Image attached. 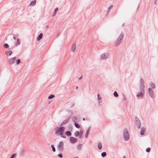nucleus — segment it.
Wrapping results in <instances>:
<instances>
[{
	"mask_svg": "<svg viewBox=\"0 0 158 158\" xmlns=\"http://www.w3.org/2000/svg\"><path fill=\"white\" fill-rule=\"evenodd\" d=\"M77 88H78V87H77H77H76V89H77Z\"/></svg>",
	"mask_w": 158,
	"mask_h": 158,
	"instance_id": "46",
	"label": "nucleus"
},
{
	"mask_svg": "<svg viewBox=\"0 0 158 158\" xmlns=\"http://www.w3.org/2000/svg\"><path fill=\"white\" fill-rule=\"evenodd\" d=\"M61 137L63 138H65L66 136L64 135H60Z\"/></svg>",
	"mask_w": 158,
	"mask_h": 158,
	"instance_id": "39",
	"label": "nucleus"
},
{
	"mask_svg": "<svg viewBox=\"0 0 158 158\" xmlns=\"http://www.w3.org/2000/svg\"><path fill=\"white\" fill-rule=\"evenodd\" d=\"M136 120V124L137 126V127L139 129L141 126V122L140 120L137 118H135Z\"/></svg>",
	"mask_w": 158,
	"mask_h": 158,
	"instance_id": "8",
	"label": "nucleus"
},
{
	"mask_svg": "<svg viewBox=\"0 0 158 158\" xmlns=\"http://www.w3.org/2000/svg\"><path fill=\"white\" fill-rule=\"evenodd\" d=\"M123 158H125V156H124L123 157Z\"/></svg>",
	"mask_w": 158,
	"mask_h": 158,
	"instance_id": "47",
	"label": "nucleus"
},
{
	"mask_svg": "<svg viewBox=\"0 0 158 158\" xmlns=\"http://www.w3.org/2000/svg\"><path fill=\"white\" fill-rule=\"evenodd\" d=\"M15 156V154H14L11 156L10 158H14V157Z\"/></svg>",
	"mask_w": 158,
	"mask_h": 158,
	"instance_id": "38",
	"label": "nucleus"
},
{
	"mask_svg": "<svg viewBox=\"0 0 158 158\" xmlns=\"http://www.w3.org/2000/svg\"><path fill=\"white\" fill-rule=\"evenodd\" d=\"M58 10V9L57 8H56L55 9L54 11V13H53V15H52V17L54 16L55 15V14L56 13V12Z\"/></svg>",
	"mask_w": 158,
	"mask_h": 158,
	"instance_id": "26",
	"label": "nucleus"
},
{
	"mask_svg": "<svg viewBox=\"0 0 158 158\" xmlns=\"http://www.w3.org/2000/svg\"><path fill=\"white\" fill-rule=\"evenodd\" d=\"M110 56L109 53L105 52L102 54L100 56V58L101 60H104L107 59L109 58Z\"/></svg>",
	"mask_w": 158,
	"mask_h": 158,
	"instance_id": "5",
	"label": "nucleus"
},
{
	"mask_svg": "<svg viewBox=\"0 0 158 158\" xmlns=\"http://www.w3.org/2000/svg\"><path fill=\"white\" fill-rule=\"evenodd\" d=\"M65 134L66 135L68 136H70L71 135V133L69 131H66L65 133Z\"/></svg>",
	"mask_w": 158,
	"mask_h": 158,
	"instance_id": "18",
	"label": "nucleus"
},
{
	"mask_svg": "<svg viewBox=\"0 0 158 158\" xmlns=\"http://www.w3.org/2000/svg\"><path fill=\"white\" fill-rule=\"evenodd\" d=\"M75 126L76 128H79L80 127V126L79 124L76 123H75Z\"/></svg>",
	"mask_w": 158,
	"mask_h": 158,
	"instance_id": "27",
	"label": "nucleus"
},
{
	"mask_svg": "<svg viewBox=\"0 0 158 158\" xmlns=\"http://www.w3.org/2000/svg\"><path fill=\"white\" fill-rule=\"evenodd\" d=\"M89 130H90V128H89L88 130L87 131L85 135V137L86 138H87L88 137V135L89 134Z\"/></svg>",
	"mask_w": 158,
	"mask_h": 158,
	"instance_id": "19",
	"label": "nucleus"
},
{
	"mask_svg": "<svg viewBox=\"0 0 158 158\" xmlns=\"http://www.w3.org/2000/svg\"><path fill=\"white\" fill-rule=\"evenodd\" d=\"M148 94L150 97L152 98H153L154 96V91L153 90L150 88H148Z\"/></svg>",
	"mask_w": 158,
	"mask_h": 158,
	"instance_id": "6",
	"label": "nucleus"
},
{
	"mask_svg": "<svg viewBox=\"0 0 158 158\" xmlns=\"http://www.w3.org/2000/svg\"><path fill=\"white\" fill-rule=\"evenodd\" d=\"M140 93L136 95L137 97H142L143 96V94L144 93V89H143V90L142 89H140Z\"/></svg>",
	"mask_w": 158,
	"mask_h": 158,
	"instance_id": "9",
	"label": "nucleus"
},
{
	"mask_svg": "<svg viewBox=\"0 0 158 158\" xmlns=\"http://www.w3.org/2000/svg\"><path fill=\"white\" fill-rule=\"evenodd\" d=\"M69 140L71 143H76L77 140V138L73 137H70L69 139Z\"/></svg>",
	"mask_w": 158,
	"mask_h": 158,
	"instance_id": "10",
	"label": "nucleus"
},
{
	"mask_svg": "<svg viewBox=\"0 0 158 158\" xmlns=\"http://www.w3.org/2000/svg\"><path fill=\"white\" fill-rule=\"evenodd\" d=\"M106 155V152H102L101 154V156L102 157H104Z\"/></svg>",
	"mask_w": 158,
	"mask_h": 158,
	"instance_id": "25",
	"label": "nucleus"
},
{
	"mask_svg": "<svg viewBox=\"0 0 158 158\" xmlns=\"http://www.w3.org/2000/svg\"><path fill=\"white\" fill-rule=\"evenodd\" d=\"M57 148L60 151H63L64 149V143L63 141H60L57 145Z\"/></svg>",
	"mask_w": 158,
	"mask_h": 158,
	"instance_id": "4",
	"label": "nucleus"
},
{
	"mask_svg": "<svg viewBox=\"0 0 158 158\" xmlns=\"http://www.w3.org/2000/svg\"><path fill=\"white\" fill-rule=\"evenodd\" d=\"M123 38V33H121L118 38L115 42V45H118L119 44L122 42Z\"/></svg>",
	"mask_w": 158,
	"mask_h": 158,
	"instance_id": "2",
	"label": "nucleus"
},
{
	"mask_svg": "<svg viewBox=\"0 0 158 158\" xmlns=\"http://www.w3.org/2000/svg\"><path fill=\"white\" fill-rule=\"evenodd\" d=\"M51 147L52 148V151L54 152H55L56 149H55V148L54 147V145H52L51 146Z\"/></svg>",
	"mask_w": 158,
	"mask_h": 158,
	"instance_id": "30",
	"label": "nucleus"
},
{
	"mask_svg": "<svg viewBox=\"0 0 158 158\" xmlns=\"http://www.w3.org/2000/svg\"><path fill=\"white\" fill-rule=\"evenodd\" d=\"M76 44H74L72 46V48H71V50L72 52H74L76 49Z\"/></svg>",
	"mask_w": 158,
	"mask_h": 158,
	"instance_id": "15",
	"label": "nucleus"
},
{
	"mask_svg": "<svg viewBox=\"0 0 158 158\" xmlns=\"http://www.w3.org/2000/svg\"><path fill=\"white\" fill-rule=\"evenodd\" d=\"M16 59V57H15L10 58L8 60L9 64H13L15 63V60Z\"/></svg>",
	"mask_w": 158,
	"mask_h": 158,
	"instance_id": "11",
	"label": "nucleus"
},
{
	"mask_svg": "<svg viewBox=\"0 0 158 158\" xmlns=\"http://www.w3.org/2000/svg\"><path fill=\"white\" fill-rule=\"evenodd\" d=\"M144 80L141 78L140 79V89H142L143 90V89H144Z\"/></svg>",
	"mask_w": 158,
	"mask_h": 158,
	"instance_id": "7",
	"label": "nucleus"
},
{
	"mask_svg": "<svg viewBox=\"0 0 158 158\" xmlns=\"http://www.w3.org/2000/svg\"><path fill=\"white\" fill-rule=\"evenodd\" d=\"M13 39H14V40H15V38L14 37H13Z\"/></svg>",
	"mask_w": 158,
	"mask_h": 158,
	"instance_id": "44",
	"label": "nucleus"
},
{
	"mask_svg": "<svg viewBox=\"0 0 158 158\" xmlns=\"http://www.w3.org/2000/svg\"><path fill=\"white\" fill-rule=\"evenodd\" d=\"M83 132H84L83 130H81V131H80V135H79V137L80 138H82V135H83Z\"/></svg>",
	"mask_w": 158,
	"mask_h": 158,
	"instance_id": "23",
	"label": "nucleus"
},
{
	"mask_svg": "<svg viewBox=\"0 0 158 158\" xmlns=\"http://www.w3.org/2000/svg\"><path fill=\"white\" fill-rule=\"evenodd\" d=\"M20 63V59H18L16 60V64L17 65L19 64Z\"/></svg>",
	"mask_w": 158,
	"mask_h": 158,
	"instance_id": "32",
	"label": "nucleus"
},
{
	"mask_svg": "<svg viewBox=\"0 0 158 158\" xmlns=\"http://www.w3.org/2000/svg\"><path fill=\"white\" fill-rule=\"evenodd\" d=\"M54 96H55L53 94H51L48 96V98L49 99L52 98H53V97H54Z\"/></svg>",
	"mask_w": 158,
	"mask_h": 158,
	"instance_id": "29",
	"label": "nucleus"
},
{
	"mask_svg": "<svg viewBox=\"0 0 158 158\" xmlns=\"http://www.w3.org/2000/svg\"><path fill=\"white\" fill-rule=\"evenodd\" d=\"M82 146V144H81V143L79 144L77 146V148L79 150H80Z\"/></svg>",
	"mask_w": 158,
	"mask_h": 158,
	"instance_id": "21",
	"label": "nucleus"
},
{
	"mask_svg": "<svg viewBox=\"0 0 158 158\" xmlns=\"http://www.w3.org/2000/svg\"><path fill=\"white\" fill-rule=\"evenodd\" d=\"M150 149H151V148H149V147L148 148L146 149V151L147 152H149L150 151Z\"/></svg>",
	"mask_w": 158,
	"mask_h": 158,
	"instance_id": "33",
	"label": "nucleus"
},
{
	"mask_svg": "<svg viewBox=\"0 0 158 158\" xmlns=\"http://www.w3.org/2000/svg\"><path fill=\"white\" fill-rule=\"evenodd\" d=\"M43 34L41 33H40V34L38 35L37 37V40L38 41L40 40L42 38Z\"/></svg>",
	"mask_w": 158,
	"mask_h": 158,
	"instance_id": "16",
	"label": "nucleus"
},
{
	"mask_svg": "<svg viewBox=\"0 0 158 158\" xmlns=\"http://www.w3.org/2000/svg\"><path fill=\"white\" fill-rule=\"evenodd\" d=\"M58 156L59 157L61 158L62 157V154H61L60 153V154H58Z\"/></svg>",
	"mask_w": 158,
	"mask_h": 158,
	"instance_id": "36",
	"label": "nucleus"
},
{
	"mask_svg": "<svg viewBox=\"0 0 158 158\" xmlns=\"http://www.w3.org/2000/svg\"><path fill=\"white\" fill-rule=\"evenodd\" d=\"M98 148L99 149H101L102 148V144L100 142L98 144Z\"/></svg>",
	"mask_w": 158,
	"mask_h": 158,
	"instance_id": "20",
	"label": "nucleus"
},
{
	"mask_svg": "<svg viewBox=\"0 0 158 158\" xmlns=\"http://www.w3.org/2000/svg\"><path fill=\"white\" fill-rule=\"evenodd\" d=\"M80 134V132L78 131H76L74 133V135L76 137H77Z\"/></svg>",
	"mask_w": 158,
	"mask_h": 158,
	"instance_id": "22",
	"label": "nucleus"
},
{
	"mask_svg": "<svg viewBox=\"0 0 158 158\" xmlns=\"http://www.w3.org/2000/svg\"><path fill=\"white\" fill-rule=\"evenodd\" d=\"M113 7V6L112 5H111L109 7L108 11V12H109L110 10L112 9V7Z\"/></svg>",
	"mask_w": 158,
	"mask_h": 158,
	"instance_id": "31",
	"label": "nucleus"
},
{
	"mask_svg": "<svg viewBox=\"0 0 158 158\" xmlns=\"http://www.w3.org/2000/svg\"><path fill=\"white\" fill-rule=\"evenodd\" d=\"M124 25H125V23H124L123 24H122V26L123 27L124 26Z\"/></svg>",
	"mask_w": 158,
	"mask_h": 158,
	"instance_id": "42",
	"label": "nucleus"
},
{
	"mask_svg": "<svg viewBox=\"0 0 158 158\" xmlns=\"http://www.w3.org/2000/svg\"><path fill=\"white\" fill-rule=\"evenodd\" d=\"M150 85L151 86V87L153 88V89H154L155 87V85L152 82H150Z\"/></svg>",
	"mask_w": 158,
	"mask_h": 158,
	"instance_id": "17",
	"label": "nucleus"
},
{
	"mask_svg": "<svg viewBox=\"0 0 158 158\" xmlns=\"http://www.w3.org/2000/svg\"><path fill=\"white\" fill-rule=\"evenodd\" d=\"M65 128L64 127H61L58 128L55 131V134L57 135H63V131Z\"/></svg>",
	"mask_w": 158,
	"mask_h": 158,
	"instance_id": "3",
	"label": "nucleus"
},
{
	"mask_svg": "<svg viewBox=\"0 0 158 158\" xmlns=\"http://www.w3.org/2000/svg\"><path fill=\"white\" fill-rule=\"evenodd\" d=\"M97 96H98V99L99 100H100V99H101L102 98H101V97H100V96H99V94H98Z\"/></svg>",
	"mask_w": 158,
	"mask_h": 158,
	"instance_id": "37",
	"label": "nucleus"
},
{
	"mask_svg": "<svg viewBox=\"0 0 158 158\" xmlns=\"http://www.w3.org/2000/svg\"><path fill=\"white\" fill-rule=\"evenodd\" d=\"M4 47L5 48H8L9 47L8 45L7 44H4Z\"/></svg>",
	"mask_w": 158,
	"mask_h": 158,
	"instance_id": "34",
	"label": "nucleus"
},
{
	"mask_svg": "<svg viewBox=\"0 0 158 158\" xmlns=\"http://www.w3.org/2000/svg\"><path fill=\"white\" fill-rule=\"evenodd\" d=\"M156 0H155V4H156Z\"/></svg>",
	"mask_w": 158,
	"mask_h": 158,
	"instance_id": "43",
	"label": "nucleus"
},
{
	"mask_svg": "<svg viewBox=\"0 0 158 158\" xmlns=\"http://www.w3.org/2000/svg\"><path fill=\"white\" fill-rule=\"evenodd\" d=\"M82 76H81V77L78 78V79L79 80V79H81L82 78Z\"/></svg>",
	"mask_w": 158,
	"mask_h": 158,
	"instance_id": "41",
	"label": "nucleus"
},
{
	"mask_svg": "<svg viewBox=\"0 0 158 158\" xmlns=\"http://www.w3.org/2000/svg\"><path fill=\"white\" fill-rule=\"evenodd\" d=\"M123 135L125 141H127L130 138V135L127 128H125L123 131Z\"/></svg>",
	"mask_w": 158,
	"mask_h": 158,
	"instance_id": "1",
	"label": "nucleus"
},
{
	"mask_svg": "<svg viewBox=\"0 0 158 158\" xmlns=\"http://www.w3.org/2000/svg\"><path fill=\"white\" fill-rule=\"evenodd\" d=\"M145 131V129L143 127H142L141 128V131H140V134L141 135H143L144 134Z\"/></svg>",
	"mask_w": 158,
	"mask_h": 158,
	"instance_id": "13",
	"label": "nucleus"
},
{
	"mask_svg": "<svg viewBox=\"0 0 158 158\" xmlns=\"http://www.w3.org/2000/svg\"><path fill=\"white\" fill-rule=\"evenodd\" d=\"M36 2V1L34 0L31 2L30 3V4L32 6H34V5H35Z\"/></svg>",
	"mask_w": 158,
	"mask_h": 158,
	"instance_id": "24",
	"label": "nucleus"
},
{
	"mask_svg": "<svg viewBox=\"0 0 158 158\" xmlns=\"http://www.w3.org/2000/svg\"><path fill=\"white\" fill-rule=\"evenodd\" d=\"M74 104H75L74 103H73L72 104V105L71 107H72L74 105Z\"/></svg>",
	"mask_w": 158,
	"mask_h": 158,
	"instance_id": "40",
	"label": "nucleus"
},
{
	"mask_svg": "<svg viewBox=\"0 0 158 158\" xmlns=\"http://www.w3.org/2000/svg\"><path fill=\"white\" fill-rule=\"evenodd\" d=\"M20 42L19 39H18L17 40V43L16 44H17V45H19L20 44Z\"/></svg>",
	"mask_w": 158,
	"mask_h": 158,
	"instance_id": "35",
	"label": "nucleus"
},
{
	"mask_svg": "<svg viewBox=\"0 0 158 158\" xmlns=\"http://www.w3.org/2000/svg\"><path fill=\"white\" fill-rule=\"evenodd\" d=\"M5 54L6 55L10 56L12 54V52L10 50L7 51L5 52Z\"/></svg>",
	"mask_w": 158,
	"mask_h": 158,
	"instance_id": "14",
	"label": "nucleus"
},
{
	"mask_svg": "<svg viewBox=\"0 0 158 158\" xmlns=\"http://www.w3.org/2000/svg\"><path fill=\"white\" fill-rule=\"evenodd\" d=\"M70 118L71 117H67V118L65 120H64L63 122H62V123L60 125V126L63 125L68 123V122L69 121V120L70 119Z\"/></svg>",
	"mask_w": 158,
	"mask_h": 158,
	"instance_id": "12",
	"label": "nucleus"
},
{
	"mask_svg": "<svg viewBox=\"0 0 158 158\" xmlns=\"http://www.w3.org/2000/svg\"><path fill=\"white\" fill-rule=\"evenodd\" d=\"M114 95L115 97H117L118 96V93L116 91L114 92Z\"/></svg>",
	"mask_w": 158,
	"mask_h": 158,
	"instance_id": "28",
	"label": "nucleus"
},
{
	"mask_svg": "<svg viewBox=\"0 0 158 158\" xmlns=\"http://www.w3.org/2000/svg\"><path fill=\"white\" fill-rule=\"evenodd\" d=\"M83 120H85V118H83Z\"/></svg>",
	"mask_w": 158,
	"mask_h": 158,
	"instance_id": "45",
	"label": "nucleus"
}]
</instances>
